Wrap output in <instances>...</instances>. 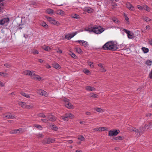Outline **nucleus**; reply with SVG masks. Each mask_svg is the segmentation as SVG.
<instances>
[{"label":"nucleus","mask_w":152,"mask_h":152,"mask_svg":"<svg viewBox=\"0 0 152 152\" xmlns=\"http://www.w3.org/2000/svg\"><path fill=\"white\" fill-rule=\"evenodd\" d=\"M119 45L117 43L113 42H109L106 43L102 47L104 50L115 51L118 48Z\"/></svg>","instance_id":"1"},{"label":"nucleus","mask_w":152,"mask_h":152,"mask_svg":"<svg viewBox=\"0 0 152 152\" xmlns=\"http://www.w3.org/2000/svg\"><path fill=\"white\" fill-rule=\"evenodd\" d=\"M93 32L96 34H99L102 33L104 30L103 28H101V26H95L93 28Z\"/></svg>","instance_id":"2"},{"label":"nucleus","mask_w":152,"mask_h":152,"mask_svg":"<svg viewBox=\"0 0 152 152\" xmlns=\"http://www.w3.org/2000/svg\"><path fill=\"white\" fill-rule=\"evenodd\" d=\"M120 132L119 130H110L108 132V135L110 136H116Z\"/></svg>","instance_id":"3"},{"label":"nucleus","mask_w":152,"mask_h":152,"mask_svg":"<svg viewBox=\"0 0 152 152\" xmlns=\"http://www.w3.org/2000/svg\"><path fill=\"white\" fill-rule=\"evenodd\" d=\"M46 117L48 118V120L51 121H54L56 120V117L50 114H48L47 115Z\"/></svg>","instance_id":"4"},{"label":"nucleus","mask_w":152,"mask_h":152,"mask_svg":"<svg viewBox=\"0 0 152 152\" xmlns=\"http://www.w3.org/2000/svg\"><path fill=\"white\" fill-rule=\"evenodd\" d=\"M37 93L39 95L46 96L47 93L45 91L42 89L38 90L37 91Z\"/></svg>","instance_id":"5"},{"label":"nucleus","mask_w":152,"mask_h":152,"mask_svg":"<svg viewBox=\"0 0 152 152\" xmlns=\"http://www.w3.org/2000/svg\"><path fill=\"white\" fill-rule=\"evenodd\" d=\"M9 20V18H4L0 20V24L3 25L6 23H8Z\"/></svg>","instance_id":"6"},{"label":"nucleus","mask_w":152,"mask_h":152,"mask_svg":"<svg viewBox=\"0 0 152 152\" xmlns=\"http://www.w3.org/2000/svg\"><path fill=\"white\" fill-rule=\"evenodd\" d=\"M152 126V122H150L148 124H145L144 126V127H141L139 128V129L140 130H141L142 129H145L146 128H147L148 129L149 128L151 127V126Z\"/></svg>","instance_id":"7"},{"label":"nucleus","mask_w":152,"mask_h":152,"mask_svg":"<svg viewBox=\"0 0 152 152\" xmlns=\"http://www.w3.org/2000/svg\"><path fill=\"white\" fill-rule=\"evenodd\" d=\"M23 73L24 75H30L31 77L34 75L35 76V74L34 73H33L30 71H25L23 72Z\"/></svg>","instance_id":"8"},{"label":"nucleus","mask_w":152,"mask_h":152,"mask_svg":"<svg viewBox=\"0 0 152 152\" xmlns=\"http://www.w3.org/2000/svg\"><path fill=\"white\" fill-rule=\"evenodd\" d=\"M76 34L73 33V34H69L68 35H66L65 36V38L67 39H70L71 38L74 37Z\"/></svg>","instance_id":"9"},{"label":"nucleus","mask_w":152,"mask_h":152,"mask_svg":"<svg viewBox=\"0 0 152 152\" xmlns=\"http://www.w3.org/2000/svg\"><path fill=\"white\" fill-rule=\"evenodd\" d=\"M126 7L130 10H133L134 7L129 2H127L126 4Z\"/></svg>","instance_id":"10"},{"label":"nucleus","mask_w":152,"mask_h":152,"mask_svg":"<svg viewBox=\"0 0 152 152\" xmlns=\"http://www.w3.org/2000/svg\"><path fill=\"white\" fill-rule=\"evenodd\" d=\"M40 24L44 27L45 28H48V25L44 21H41L40 22Z\"/></svg>","instance_id":"11"},{"label":"nucleus","mask_w":152,"mask_h":152,"mask_svg":"<svg viewBox=\"0 0 152 152\" xmlns=\"http://www.w3.org/2000/svg\"><path fill=\"white\" fill-rule=\"evenodd\" d=\"M65 106L68 108H72L73 105L69 102H66L64 103Z\"/></svg>","instance_id":"12"},{"label":"nucleus","mask_w":152,"mask_h":152,"mask_svg":"<svg viewBox=\"0 0 152 152\" xmlns=\"http://www.w3.org/2000/svg\"><path fill=\"white\" fill-rule=\"evenodd\" d=\"M86 89L88 91H94L95 90V88L91 86H87L86 87Z\"/></svg>","instance_id":"13"},{"label":"nucleus","mask_w":152,"mask_h":152,"mask_svg":"<svg viewBox=\"0 0 152 152\" xmlns=\"http://www.w3.org/2000/svg\"><path fill=\"white\" fill-rule=\"evenodd\" d=\"M139 130L140 131H139L138 129H136L135 128H134V130H133V132H135L137 133V135H140V133L142 132V129H141V130H140V129ZM143 130H144L143 129H142Z\"/></svg>","instance_id":"14"},{"label":"nucleus","mask_w":152,"mask_h":152,"mask_svg":"<svg viewBox=\"0 0 152 152\" xmlns=\"http://www.w3.org/2000/svg\"><path fill=\"white\" fill-rule=\"evenodd\" d=\"M53 66L54 68L58 69H59L61 68L60 65L57 63H54L53 64Z\"/></svg>","instance_id":"15"},{"label":"nucleus","mask_w":152,"mask_h":152,"mask_svg":"<svg viewBox=\"0 0 152 152\" xmlns=\"http://www.w3.org/2000/svg\"><path fill=\"white\" fill-rule=\"evenodd\" d=\"M55 141V140L53 139L48 138L47 139V144H49Z\"/></svg>","instance_id":"16"},{"label":"nucleus","mask_w":152,"mask_h":152,"mask_svg":"<svg viewBox=\"0 0 152 152\" xmlns=\"http://www.w3.org/2000/svg\"><path fill=\"white\" fill-rule=\"evenodd\" d=\"M19 105L20 106L22 107L23 108H26V103L23 102H20L18 103Z\"/></svg>","instance_id":"17"},{"label":"nucleus","mask_w":152,"mask_h":152,"mask_svg":"<svg viewBox=\"0 0 152 152\" xmlns=\"http://www.w3.org/2000/svg\"><path fill=\"white\" fill-rule=\"evenodd\" d=\"M69 54L72 58L75 59H76L77 58V56L74 53H73L70 51L69 52Z\"/></svg>","instance_id":"18"},{"label":"nucleus","mask_w":152,"mask_h":152,"mask_svg":"<svg viewBox=\"0 0 152 152\" xmlns=\"http://www.w3.org/2000/svg\"><path fill=\"white\" fill-rule=\"evenodd\" d=\"M0 75L5 77H7L8 74L7 73L0 72Z\"/></svg>","instance_id":"19"},{"label":"nucleus","mask_w":152,"mask_h":152,"mask_svg":"<svg viewBox=\"0 0 152 152\" xmlns=\"http://www.w3.org/2000/svg\"><path fill=\"white\" fill-rule=\"evenodd\" d=\"M20 94L22 96L28 98H30V96L28 94H26L24 92H20Z\"/></svg>","instance_id":"20"},{"label":"nucleus","mask_w":152,"mask_h":152,"mask_svg":"<svg viewBox=\"0 0 152 152\" xmlns=\"http://www.w3.org/2000/svg\"><path fill=\"white\" fill-rule=\"evenodd\" d=\"M56 13L58 15H63L64 14V11L62 10H57L56 11Z\"/></svg>","instance_id":"21"},{"label":"nucleus","mask_w":152,"mask_h":152,"mask_svg":"<svg viewBox=\"0 0 152 152\" xmlns=\"http://www.w3.org/2000/svg\"><path fill=\"white\" fill-rule=\"evenodd\" d=\"M142 49L144 53H146L149 51V49L148 48H146L145 47H142Z\"/></svg>","instance_id":"22"},{"label":"nucleus","mask_w":152,"mask_h":152,"mask_svg":"<svg viewBox=\"0 0 152 152\" xmlns=\"http://www.w3.org/2000/svg\"><path fill=\"white\" fill-rule=\"evenodd\" d=\"M143 20L147 22H149V21H150L151 20V19H149V18L148 17H143L142 18Z\"/></svg>","instance_id":"23"},{"label":"nucleus","mask_w":152,"mask_h":152,"mask_svg":"<svg viewBox=\"0 0 152 152\" xmlns=\"http://www.w3.org/2000/svg\"><path fill=\"white\" fill-rule=\"evenodd\" d=\"M4 5V3L0 4V13L2 12V9H3V7Z\"/></svg>","instance_id":"24"},{"label":"nucleus","mask_w":152,"mask_h":152,"mask_svg":"<svg viewBox=\"0 0 152 152\" xmlns=\"http://www.w3.org/2000/svg\"><path fill=\"white\" fill-rule=\"evenodd\" d=\"M122 136H119L118 137H113L114 139L116 140H122Z\"/></svg>","instance_id":"25"},{"label":"nucleus","mask_w":152,"mask_h":152,"mask_svg":"<svg viewBox=\"0 0 152 152\" xmlns=\"http://www.w3.org/2000/svg\"><path fill=\"white\" fill-rule=\"evenodd\" d=\"M47 12L50 14H51L53 13L54 11L51 9H49L47 10Z\"/></svg>","instance_id":"26"},{"label":"nucleus","mask_w":152,"mask_h":152,"mask_svg":"<svg viewBox=\"0 0 152 152\" xmlns=\"http://www.w3.org/2000/svg\"><path fill=\"white\" fill-rule=\"evenodd\" d=\"M45 17L47 19L48 21L50 23L52 22V21H53V20L52 18L47 16H45Z\"/></svg>","instance_id":"27"},{"label":"nucleus","mask_w":152,"mask_h":152,"mask_svg":"<svg viewBox=\"0 0 152 152\" xmlns=\"http://www.w3.org/2000/svg\"><path fill=\"white\" fill-rule=\"evenodd\" d=\"M22 130V128H20L18 129H15L14 130L13 132L14 134L19 133Z\"/></svg>","instance_id":"28"},{"label":"nucleus","mask_w":152,"mask_h":152,"mask_svg":"<svg viewBox=\"0 0 152 152\" xmlns=\"http://www.w3.org/2000/svg\"><path fill=\"white\" fill-rule=\"evenodd\" d=\"M6 117L8 118H12L13 119L15 118L16 117V116H13L12 115H8L5 116Z\"/></svg>","instance_id":"29"},{"label":"nucleus","mask_w":152,"mask_h":152,"mask_svg":"<svg viewBox=\"0 0 152 152\" xmlns=\"http://www.w3.org/2000/svg\"><path fill=\"white\" fill-rule=\"evenodd\" d=\"M128 37L129 39H132L133 38V34L131 32H130L128 34H127Z\"/></svg>","instance_id":"30"},{"label":"nucleus","mask_w":152,"mask_h":152,"mask_svg":"<svg viewBox=\"0 0 152 152\" xmlns=\"http://www.w3.org/2000/svg\"><path fill=\"white\" fill-rule=\"evenodd\" d=\"M31 52L34 54H39L38 51L35 49H32Z\"/></svg>","instance_id":"31"},{"label":"nucleus","mask_w":152,"mask_h":152,"mask_svg":"<svg viewBox=\"0 0 152 152\" xmlns=\"http://www.w3.org/2000/svg\"><path fill=\"white\" fill-rule=\"evenodd\" d=\"M99 131H104L107 130V128L105 127H102L99 128Z\"/></svg>","instance_id":"32"},{"label":"nucleus","mask_w":152,"mask_h":152,"mask_svg":"<svg viewBox=\"0 0 152 152\" xmlns=\"http://www.w3.org/2000/svg\"><path fill=\"white\" fill-rule=\"evenodd\" d=\"M37 116L39 117H42V118H45L46 116L43 113H40L38 114Z\"/></svg>","instance_id":"33"},{"label":"nucleus","mask_w":152,"mask_h":152,"mask_svg":"<svg viewBox=\"0 0 152 152\" xmlns=\"http://www.w3.org/2000/svg\"><path fill=\"white\" fill-rule=\"evenodd\" d=\"M51 24H53L55 25H57L58 24H59V23L57 21H56L55 20L53 19V21H52V22L51 23Z\"/></svg>","instance_id":"34"},{"label":"nucleus","mask_w":152,"mask_h":152,"mask_svg":"<svg viewBox=\"0 0 152 152\" xmlns=\"http://www.w3.org/2000/svg\"><path fill=\"white\" fill-rule=\"evenodd\" d=\"M72 18L76 19H79L80 18L79 15L76 14H74L72 16Z\"/></svg>","instance_id":"35"},{"label":"nucleus","mask_w":152,"mask_h":152,"mask_svg":"<svg viewBox=\"0 0 152 152\" xmlns=\"http://www.w3.org/2000/svg\"><path fill=\"white\" fill-rule=\"evenodd\" d=\"M76 51L78 53L80 54L82 53V51L81 49L80 48H77Z\"/></svg>","instance_id":"36"},{"label":"nucleus","mask_w":152,"mask_h":152,"mask_svg":"<svg viewBox=\"0 0 152 152\" xmlns=\"http://www.w3.org/2000/svg\"><path fill=\"white\" fill-rule=\"evenodd\" d=\"M78 139L80 140L83 141L85 140V138L83 136L81 135L78 137Z\"/></svg>","instance_id":"37"},{"label":"nucleus","mask_w":152,"mask_h":152,"mask_svg":"<svg viewBox=\"0 0 152 152\" xmlns=\"http://www.w3.org/2000/svg\"><path fill=\"white\" fill-rule=\"evenodd\" d=\"M143 9L148 11H150V8L149 7H148L146 5L144 6L143 7Z\"/></svg>","instance_id":"38"},{"label":"nucleus","mask_w":152,"mask_h":152,"mask_svg":"<svg viewBox=\"0 0 152 152\" xmlns=\"http://www.w3.org/2000/svg\"><path fill=\"white\" fill-rule=\"evenodd\" d=\"M33 107V105L32 104H30L26 105V108L27 109H30Z\"/></svg>","instance_id":"39"},{"label":"nucleus","mask_w":152,"mask_h":152,"mask_svg":"<svg viewBox=\"0 0 152 152\" xmlns=\"http://www.w3.org/2000/svg\"><path fill=\"white\" fill-rule=\"evenodd\" d=\"M152 61L150 60H148L146 62L145 64L148 66H151V65Z\"/></svg>","instance_id":"40"},{"label":"nucleus","mask_w":152,"mask_h":152,"mask_svg":"<svg viewBox=\"0 0 152 152\" xmlns=\"http://www.w3.org/2000/svg\"><path fill=\"white\" fill-rule=\"evenodd\" d=\"M124 16L125 18V20L127 22H129V18H128L126 15L125 13H124Z\"/></svg>","instance_id":"41"},{"label":"nucleus","mask_w":152,"mask_h":152,"mask_svg":"<svg viewBox=\"0 0 152 152\" xmlns=\"http://www.w3.org/2000/svg\"><path fill=\"white\" fill-rule=\"evenodd\" d=\"M113 20L115 23H118L120 22L117 18H113Z\"/></svg>","instance_id":"42"},{"label":"nucleus","mask_w":152,"mask_h":152,"mask_svg":"<svg viewBox=\"0 0 152 152\" xmlns=\"http://www.w3.org/2000/svg\"><path fill=\"white\" fill-rule=\"evenodd\" d=\"M68 118H73L74 117L73 115L70 113H68Z\"/></svg>","instance_id":"43"},{"label":"nucleus","mask_w":152,"mask_h":152,"mask_svg":"<svg viewBox=\"0 0 152 152\" xmlns=\"http://www.w3.org/2000/svg\"><path fill=\"white\" fill-rule=\"evenodd\" d=\"M34 126L39 129H41L42 128V126L39 125L35 124Z\"/></svg>","instance_id":"44"},{"label":"nucleus","mask_w":152,"mask_h":152,"mask_svg":"<svg viewBox=\"0 0 152 152\" xmlns=\"http://www.w3.org/2000/svg\"><path fill=\"white\" fill-rule=\"evenodd\" d=\"M4 66L7 68H10L11 67V65L9 64H4Z\"/></svg>","instance_id":"45"},{"label":"nucleus","mask_w":152,"mask_h":152,"mask_svg":"<svg viewBox=\"0 0 152 152\" xmlns=\"http://www.w3.org/2000/svg\"><path fill=\"white\" fill-rule=\"evenodd\" d=\"M85 30L86 31H88L90 32H93V29H90V28H85Z\"/></svg>","instance_id":"46"},{"label":"nucleus","mask_w":152,"mask_h":152,"mask_svg":"<svg viewBox=\"0 0 152 152\" xmlns=\"http://www.w3.org/2000/svg\"><path fill=\"white\" fill-rule=\"evenodd\" d=\"M52 126L53 127L52 128V129L54 131H57V129H58V127L56 126H55L54 125H53Z\"/></svg>","instance_id":"47"},{"label":"nucleus","mask_w":152,"mask_h":152,"mask_svg":"<svg viewBox=\"0 0 152 152\" xmlns=\"http://www.w3.org/2000/svg\"><path fill=\"white\" fill-rule=\"evenodd\" d=\"M97 112L100 113L102 111V109L100 108H96L95 109Z\"/></svg>","instance_id":"48"},{"label":"nucleus","mask_w":152,"mask_h":152,"mask_svg":"<svg viewBox=\"0 0 152 152\" xmlns=\"http://www.w3.org/2000/svg\"><path fill=\"white\" fill-rule=\"evenodd\" d=\"M84 72L87 75H88L90 74V71L87 69L85 70V71H84Z\"/></svg>","instance_id":"49"},{"label":"nucleus","mask_w":152,"mask_h":152,"mask_svg":"<svg viewBox=\"0 0 152 152\" xmlns=\"http://www.w3.org/2000/svg\"><path fill=\"white\" fill-rule=\"evenodd\" d=\"M83 43V45L84 47H86L88 45V43L85 41H84Z\"/></svg>","instance_id":"50"},{"label":"nucleus","mask_w":152,"mask_h":152,"mask_svg":"<svg viewBox=\"0 0 152 152\" xmlns=\"http://www.w3.org/2000/svg\"><path fill=\"white\" fill-rule=\"evenodd\" d=\"M88 64L92 68H93L94 67V66L92 65L93 64V63L92 62L90 61L88 62Z\"/></svg>","instance_id":"51"},{"label":"nucleus","mask_w":152,"mask_h":152,"mask_svg":"<svg viewBox=\"0 0 152 152\" xmlns=\"http://www.w3.org/2000/svg\"><path fill=\"white\" fill-rule=\"evenodd\" d=\"M34 78L37 80H41V77H40L39 76H36L34 77Z\"/></svg>","instance_id":"52"},{"label":"nucleus","mask_w":152,"mask_h":152,"mask_svg":"<svg viewBox=\"0 0 152 152\" xmlns=\"http://www.w3.org/2000/svg\"><path fill=\"white\" fill-rule=\"evenodd\" d=\"M61 118L65 121H68V118H66L63 115L61 116Z\"/></svg>","instance_id":"53"},{"label":"nucleus","mask_w":152,"mask_h":152,"mask_svg":"<svg viewBox=\"0 0 152 152\" xmlns=\"http://www.w3.org/2000/svg\"><path fill=\"white\" fill-rule=\"evenodd\" d=\"M123 31L125 32L127 34H128L130 32V31L126 29H124L123 30Z\"/></svg>","instance_id":"54"},{"label":"nucleus","mask_w":152,"mask_h":152,"mask_svg":"<svg viewBox=\"0 0 152 152\" xmlns=\"http://www.w3.org/2000/svg\"><path fill=\"white\" fill-rule=\"evenodd\" d=\"M97 95L96 94L92 93L91 94V96L94 98H96L97 97Z\"/></svg>","instance_id":"55"},{"label":"nucleus","mask_w":152,"mask_h":152,"mask_svg":"<svg viewBox=\"0 0 152 152\" xmlns=\"http://www.w3.org/2000/svg\"><path fill=\"white\" fill-rule=\"evenodd\" d=\"M92 9H88L86 10L89 13H91L92 11Z\"/></svg>","instance_id":"56"},{"label":"nucleus","mask_w":152,"mask_h":152,"mask_svg":"<svg viewBox=\"0 0 152 152\" xmlns=\"http://www.w3.org/2000/svg\"><path fill=\"white\" fill-rule=\"evenodd\" d=\"M63 100L65 102V103L69 102V99H67L66 98L64 99Z\"/></svg>","instance_id":"57"},{"label":"nucleus","mask_w":152,"mask_h":152,"mask_svg":"<svg viewBox=\"0 0 152 152\" xmlns=\"http://www.w3.org/2000/svg\"><path fill=\"white\" fill-rule=\"evenodd\" d=\"M100 70L101 72H105L106 71V70L104 68V67L103 68H102V69Z\"/></svg>","instance_id":"58"},{"label":"nucleus","mask_w":152,"mask_h":152,"mask_svg":"<svg viewBox=\"0 0 152 152\" xmlns=\"http://www.w3.org/2000/svg\"><path fill=\"white\" fill-rule=\"evenodd\" d=\"M44 49L46 51H48L49 49H50V48L48 46L46 47Z\"/></svg>","instance_id":"59"},{"label":"nucleus","mask_w":152,"mask_h":152,"mask_svg":"<svg viewBox=\"0 0 152 152\" xmlns=\"http://www.w3.org/2000/svg\"><path fill=\"white\" fill-rule=\"evenodd\" d=\"M41 121H42L43 122H44L45 123H46L48 121V120L47 119H41Z\"/></svg>","instance_id":"60"},{"label":"nucleus","mask_w":152,"mask_h":152,"mask_svg":"<svg viewBox=\"0 0 152 152\" xmlns=\"http://www.w3.org/2000/svg\"><path fill=\"white\" fill-rule=\"evenodd\" d=\"M137 7L140 10H142L143 9V7H142L141 6L139 5H137Z\"/></svg>","instance_id":"61"},{"label":"nucleus","mask_w":152,"mask_h":152,"mask_svg":"<svg viewBox=\"0 0 152 152\" xmlns=\"http://www.w3.org/2000/svg\"><path fill=\"white\" fill-rule=\"evenodd\" d=\"M134 127H133L132 126H131L129 128V130H130V131L133 132V130H134Z\"/></svg>","instance_id":"62"},{"label":"nucleus","mask_w":152,"mask_h":152,"mask_svg":"<svg viewBox=\"0 0 152 152\" xmlns=\"http://www.w3.org/2000/svg\"><path fill=\"white\" fill-rule=\"evenodd\" d=\"M57 52L59 53H61L62 52V50L60 49L59 48L58 49V50L57 51Z\"/></svg>","instance_id":"63"},{"label":"nucleus","mask_w":152,"mask_h":152,"mask_svg":"<svg viewBox=\"0 0 152 152\" xmlns=\"http://www.w3.org/2000/svg\"><path fill=\"white\" fill-rule=\"evenodd\" d=\"M149 77L150 78L152 79V70L149 74Z\"/></svg>","instance_id":"64"}]
</instances>
